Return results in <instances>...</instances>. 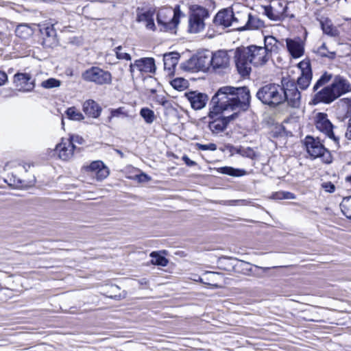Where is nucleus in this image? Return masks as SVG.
<instances>
[{
	"mask_svg": "<svg viewBox=\"0 0 351 351\" xmlns=\"http://www.w3.org/2000/svg\"><path fill=\"white\" fill-rule=\"evenodd\" d=\"M250 95L245 87L220 88L211 99L212 108L208 117L212 119L208 128L214 134L223 132L230 119H234L240 111L246 110L250 106Z\"/></svg>",
	"mask_w": 351,
	"mask_h": 351,
	"instance_id": "obj_1",
	"label": "nucleus"
},
{
	"mask_svg": "<svg viewBox=\"0 0 351 351\" xmlns=\"http://www.w3.org/2000/svg\"><path fill=\"white\" fill-rule=\"evenodd\" d=\"M256 97L265 104L276 106L283 101V88L275 84H267L258 90Z\"/></svg>",
	"mask_w": 351,
	"mask_h": 351,
	"instance_id": "obj_2",
	"label": "nucleus"
},
{
	"mask_svg": "<svg viewBox=\"0 0 351 351\" xmlns=\"http://www.w3.org/2000/svg\"><path fill=\"white\" fill-rule=\"evenodd\" d=\"M182 15L179 6L174 10L171 8L160 9L157 14V23L160 27L161 31H169L174 29L180 22Z\"/></svg>",
	"mask_w": 351,
	"mask_h": 351,
	"instance_id": "obj_3",
	"label": "nucleus"
},
{
	"mask_svg": "<svg viewBox=\"0 0 351 351\" xmlns=\"http://www.w3.org/2000/svg\"><path fill=\"white\" fill-rule=\"evenodd\" d=\"M304 145L307 153L312 158H320L325 163H330L332 162V156L330 152L325 148L319 138L307 136L304 139Z\"/></svg>",
	"mask_w": 351,
	"mask_h": 351,
	"instance_id": "obj_4",
	"label": "nucleus"
},
{
	"mask_svg": "<svg viewBox=\"0 0 351 351\" xmlns=\"http://www.w3.org/2000/svg\"><path fill=\"white\" fill-rule=\"evenodd\" d=\"M156 69L154 59L141 58L130 64V73L133 80L142 77L145 74L153 73Z\"/></svg>",
	"mask_w": 351,
	"mask_h": 351,
	"instance_id": "obj_5",
	"label": "nucleus"
},
{
	"mask_svg": "<svg viewBox=\"0 0 351 351\" xmlns=\"http://www.w3.org/2000/svg\"><path fill=\"white\" fill-rule=\"evenodd\" d=\"M84 80L99 85L108 84L112 82L111 73L97 66H92L82 74Z\"/></svg>",
	"mask_w": 351,
	"mask_h": 351,
	"instance_id": "obj_6",
	"label": "nucleus"
},
{
	"mask_svg": "<svg viewBox=\"0 0 351 351\" xmlns=\"http://www.w3.org/2000/svg\"><path fill=\"white\" fill-rule=\"evenodd\" d=\"M208 16L206 9L201 6L193 8L189 20V30L191 33L197 34L205 27L204 19Z\"/></svg>",
	"mask_w": 351,
	"mask_h": 351,
	"instance_id": "obj_7",
	"label": "nucleus"
},
{
	"mask_svg": "<svg viewBox=\"0 0 351 351\" xmlns=\"http://www.w3.org/2000/svg\"><path fill=\"white\" fill-rule=\"evenodd\" d=\"M287 3L285 0H271L264 8L265 14L272 21H282L287 16Z\"/></svg>",
	"mask_w": 351,
	"mask_h": 351,
	"instance_id": "obj_8",
	"label": "nucleus"
},
{
	"mask_svg": "<svg viewBox=\"0 0 351 351\" xmlns=\"http://www.w3.org/2000/svg\"><path fill=\"white\" fill-rule=\"evenodd\" d=\"M315 125L316 128L336 143L339 142V138L335 135L333 125L328 118V115L324 112H317L315 116Z\"/></svg>",
	"mask_w": 351,
	"mask_h": 351,
	"instance_id": "obj_9",
	"label": "nucleus"
},
{
	"mask_svg": "<svg viewBox=\"0 0 351 351\" xmlns=\"http://www.w3.org/2000/svg\"><path fill=\"white\" fill-rule=\"evenodd\" d=\"M243 49L249 58H250V61L256 66L266 64L271 58L269 52H267L265 49L263 48V47L251 45Z\"/></svg>",
	"mask_w": 351,
	"mask_h": 351,
	"instance_id": "obj_10",
	"label": "nucleus"
},
{
	"mask_svg": "<svg viewBox=\"0 0 351 351\" xmlns=\"http://www.w3.org/2000/svg\"><path fill=\"white\" fill-rule=\"evenodd\" d=\"M283 88V101L292 108H299L301 103V95L294 82H287Z\"/></svg>",
	"mask_w": 351,
	"mask_h": 351,
	"instance_id": "obj_11",
	"label": "nucleus"
},
{
	"mask_svg": "<svg viewBox=\"0 0 351 351\" xmlns=\"http://www.w3.org/2000/svg\"><path fill=\"white\" fill-rule=\"evenodd\" d=\"M82 170L97 180H103L109 175L108 169L101 160L93 161L89 165H84Z\"/></svg>",
	"mask_w": 351,
	"mask_h": 351,
	"instance_id": "obj_12",
	"label": "nucleus"
},
{
	"mask_svg": "<svg viewBox=\"0 0 351 351\" xmlns=\"http://www.w3.org/2000/svg\"><path fill=\"white\" fill-rule=\"evenodd\" d=\"M235 63L238 72L242 76H246L250 74L251 71V65L253 64L243 49H238L237 51Z\"/></svg>",
	"mask_w": 351,
	"mask_h": 351,
	"instance_id": "obj_13",
	"label": "nucleus"
},
{
	"mask_svg": "<svg viewBox=\"0 0 351 351\" xmlns=\"http://www.w3.org/2000/svg\"><path fill=\"white\" fill-rule=\"evenodd\" d=\"M14 84L19 91L23 93L31 92L35 87L34 81L29 73H16Z\"/></svg>",
	"mask_w": 351,
	"mask_h": 351,
	"instance_id": "obj_14",
	"label": "nucleus"
},
{
	"mask_svg": "<svg viewBox=\"0 0 351 351\" xmlns=\"http://www.w3.org/2000/svg\"><path fill=\"white\" fill-rule=\"evenodd\" d=\"M300 71V76L298 79V84L301 89H306L310 84L312 79V72L310 62L308 60H304L298 64Z\"/></svg>",
	"mask_w": 351,
	"mask_h": 351,
	"instance_id": "obj_15",
	"label": "nucleus"
},
{
	"mask_svg": "<svg viewBox=\"0 0 351 351\" xmlns=\"http://www.w3.org/2000/svg\"><path fill=\"white\" fill-rule=\"evenodd\" d=\"M249 13V10L245 6L236 5L233 8V27L239 31H243Z\"/></svg>",
	"mask_w": 351,
	"mask_h": 351,
	"instance_id": "obj_16",
	"label": "nucleus"
},
{
	"mask_svg": "<svg viewBox=\"0 0 351 351\" xmlns=\"http://www.w3.org/2000/svg\"><path fill=\"white\" fill-rule=\"evenodd\" d=\"M75 148V146L72 145L71 140L62 138L61 142L56 146L55 151L59 158L69 160L73 157Z\"/></svg>",
	"mask_w": 351,
	"mask_h": 351,
	"instance_id": "obj_17",
	"label": "nucleus"
},
{
	"mask_svg": "<svg viewBox=\"0 0 351 351\" xmlns=\"http://www.w3.org/2000/svg\"><path fill=\"white\" fill-rule=\"evenodd\" d=\"M154 11L152 9H138L136 14V21L143 23L147 29L155 31Z\"/></svg>",
	"mask_w": 351,
	"mask_h": 351,
	"instance_id": "obj_18",
	"label": "nucleus"
},
{
	"mask_svg": "<svg viewBox=\"0 0 351 351\" xmlns=\"http://www.w3.org/2000/svg\"><path fill=\"white\" fill-rule=\"evenodd\" d=\"M233 8H224L219 10L214 18L216 25L223 27L233 26Z\"/></svg>",
	"mask_w": 351,
	"mask_h": 351,
	"instance_id": "obj_19",
	"label": "nucleus"
},
{
	"mask_svg": "<svg viewBox=\"0 0 351 351\" xmlns=\"http://www.w3.org/2000/svg\"><path fill=\"white\" fill-rule=\"evenodd\" d=\"M286 44L288 51L294 58H300L304 52V43L300 38H287Z\"/></svg>",
	"mask_w": 351,
	"mask_h": 351,
	"instance_id": "obj_20",
	"label": "nucleus"
},
{
	"mask_svg": "<svg viewBox=\"0 0 351 351\" xmlns=\"http://www.w3.org/2000/svg\"><path fill=\"white\" fill-rule=\"evenodd\" d=\"M211 66L214 69H226L230 64V56L228 52L224 50H219L215 52L211 56Z\"/></svg>",
	"mask_w": 351,
	"mask_h": 351,
	"instance_id": "obj_21",
	"label": "nucleus"
},
{
	"mask_svg": "<svg viewBox=\"0 0 351 351\" xmlns=\"http://www.w3.org/2000/svg\"><path fill=\"white\" fill-rule=\"evenodd\" d=\"M185 96L190 102L191 107L195 110L203 108L206 106L208 100V97L205 94L197 92L186 93Z\"/></svg>",
	"mask_w": 351,
	"mask_h": 351,
	"instance_id": "obj_22",
	"label": "nucleus"
},
{
	"mask_svg": "<svg viewBox=\"0 0 351 351\" xmlns=\"http://www.w3.org/2000/svg\"><path fill=\"white\" fill-rule=\"evenodd\" d=\"M330 86L337 98L351 90L350 83L341 76H336Z\"/></svg>",
	"mask_w": 351,
	"mask_h": 351,
	"instance_id": "obj_23",
	"label": "nucleus"
},
{
	"mask_svg": "<svg viewBox=\"0 0 351 351\" xmlns=\"http://www.w3.org/2000/svg\"><path fill=\"white\" fill-rule=\"evenodd\" d=\"M337 97L333 92L331 86L324 88L322 90L318 92L314 98L315 103L324 102L326 104L331 103Z\"/></svg>",
	"mask_w": 351,
	"mask_h": 351,
	"instance_id": "obj_24",
	"label": "nucleus"
},
{
	"mask_svg": "<svg viewBox=\"0 0 351 351\" xmlns=\"http://www.w3.org/2000/svg\"><path fill=\"white\" fill-rule=\"evenodd\" d=\"M43 45L45 47H53L57 45L56 32L53 27H47L42 31Z\"/></svg>",
	"mask_w": 351,
	"mask_h": 351,
	"instance_id": "obj_25",
	"label": "nucleus"
},
{
	"mask_svg": "<svg viewBox=\"0 0 351 351\" xmlns=\"http://www.w3.org/2000/svg\"><path fill=\"white\" fill-rule=\"evenodd\" d=\"M180 55L177 52H171L164 55V68L165 70L168 71V74H171L173 72L174 68L178 62Z\"/></svg>",
	"mask_w": 351,
	"mask_h": 351,
	"instance_id": "obj_26",
	"label": "nucleus"
},
{
	"mask_svg": "<svg viewBox=\"0 0 351 351\" xmlns=\"http://www.w3.org/2000/svg\"><path fill=\"white\" fill-rule=\"evenodd\" d=\"M83 111L88 117L97 118L101 112L100 106L93 100H87L83 104Z\"/></svg>",
	"mask_w": 351,
	"mask_h": 351,
	"instance_id": "obj_27",
	"label": "nucleus"
},
{
	"mask_svg": "<svg viewBox=\"0 0 351 351\" xmlns=\"http://www.w3.org/2000/svg\"><path fill=\"white\" fill-rule=\"evenodd\" d=\"M195 57L199 71H207L211 66L212 60L210 56L206 53H199Z\"/></svg>",
	"mask_w": 351,
	"mask_h": 351,
	"instance_id": "obj_28",
	"label": "nucleus"
},
{
	"mask_svg": "<svg viewBox=\"0 0 351 351\" xmlns=\"http://www.w3.org/2000/svg\"><path fill=\"white\" fill-rule=\"evenodd\" d=\"M264 45L263 47L271 55L273 52H277L278 50V41L272 36H265L264 37Z\"/></svg>",
	"mask_w": 351,
	"mask_h": 351,
	"instance_id": "obj_29",
	"label": "nucleus"
},
{
	"mask_svg": "<svg viewBox=\"0 0 351 351\" xmlns=\"http://www.w3.org/2000/svg\"><path fill=\"white\" fill-rule=\"evenodd\" d=\"M263 26V22L260 20L257 16H253L251 12L249 13L244 30H253L261 28Z\"/></svg>",
	"mask_w": 351,
	"mask_h": 351,
	"instance_id": "obj_30",
	"label": "nucleus"
},
{
	"mask_svg": "<svg viewBox=\"0 0 351 351\" xmlns=\"http://www.w3.org/2000/svg\"><path fill=\"white\" fill-rule=\"evenodd\" d=\"M162 254H165V251L152 252L150 254L152 264L162 267L167 266L169 261L164 256L162 255Z\"/></svg>",
	"mask_w": 351,
	"mask_h": 351,
	"instance_id": "obj_31",
	"label": "nucleus"
},
{
	"mask_svg": "<svg viewBox=\"0 0 351 351\" xmlns=\"http://www.w3.org/2000/svg\"><path fill=\"white\" fill-rule=\"evenodd\" d=\"M323 32L329 36H337L339 34L338 29L332 25L330 20L325 19L321 21Z\"/></svg>",
	"mask_w": 351,
	"mask_h": 351,
	"instance_id": "obj_32",
	"label": "nucleus"
},
{
	"mask_svg": "<svg viewBox=\"0 0 351 351\" xmlns=\"http://www.w3.org/2000/svg\"><path fill=\"white\" fill-rule=\"evenodd\" d=\"M219 173L232 176H241L245 174V171L240 169H234L230 167H223L218 169Z\"/></svg>",
	"mask_w": 351,
	"mask_h": 351,
	"instance_id": "obj_33",
	"label": "nucleus"
},
{
	"mask_svg": "<svg viewBox=\"0 0 351 351\" xmlns=\"http://www.w3.org/2000/svg\"><path fill=\"white\" fill-rule=\"evenodd\" d=\"M15 32L17 36L25 39L32 34V29L26 25H20L17 26Z\"/></svg>",
	"mask_w": 351,
	"mask_h": 351,
	"instance_id": "obj_34",
	"label": "nucleus"
},
{
	"mask_svg": "<svg viewBox=\"0 0 351 351\" xmlns=\"http://www.w3.org/2000/svg\"><path fill=\"white\" fill-rule=\"evenodd\" d=\"M67 117L73 121H82L84 115L75 107L69 108L66 111Z\"/></svg>",
	"mask_w": 351,
	"mask_h": 351,
	"instance_id": "obj_35",
	"label": "nucleus"
},
{
	"mask_svg": "<svg viewBox=\"0 0 351 351\" xmlns=\"http://www.w3.org/2000/svg\"><path fill=\"white\" fill-rule=\"evenodd\" d=\"M140 115L148 124L152 123L155 120V114L154 111L148 108H142L140 111Z\"/></svg>",
	"mask_w": 351,
	"mask_h": 351,
	"instance_id": "obj_36",
	"label": "nucleus"
},
{
	"mask_svg": "<svg viewBox=\"0 0 351 351\" xmlns=\"http://www.w3.org/2000/svg\"><path fill=\"white\" fill-rule=\"evenodd\" d=\"M61 84L62 82L60 80L53 77H50L46 80L43 81L40 84V86L44 88L51 89L60 87Z\"/></svg>",
	"mask_w": 351,
	"mask_h": 351,
	"instance_id": "obj_37",
	"label": "nucleus"
},
{
	"mask_svg": "<svg viewBox=\"0 0 351 351\" xmlns=\"http://www.w3.org/2000/svg\"><path fill=\"white\" fill-rule=\"evenodd\" d=\"M340 206L343 215L347 218L351 219V197L343 199Z\"/></svg>",
	"mask_w": 351,
	"mask_h": 351,
	"instance_id": "obj_38",
	"label": "nucleus"
},
{
	"mask_svg": "<svg viewBox=\"0 0 351 351\" xmlns=\"http://www.w3.org/2000/svg\"><path fill=\"white\" fill-rule=\"evenodd\" d=\"M172 87L178 90H182L187 87L188 82L183 78H176L171 82Z\"/></svg>",
	"mask_w": 351,
	"mask_h": 351,
	"instance_id": "obj_39",
	"label": "nucleus"
},
{
	"mask_svg": "<svg viewBox=\"0 0 351 351\" xmlns=\"http://www.w3.org/2000/svg\"><path fill=\"white\" fill-rule=\"evenodd\" d=\"M184 68L186 70L190 71L191 72L199 71V69L197 67L196 57L193 56L189 60H187L184 64Z\"/></svg>",
	"mask_w": 351,
	"mask_h": 351,
	"instance_id": "obj_40",
	"label": "nucleus"
},
{
	"mask_svg": "<svg viewBox=\"0 0 351 351\" xmlns=\"http://www.w3.org/2000/svg\"><path fill=\"white\" fill-rule=\"evenodd\" d=\"M115 53L117 58L120 60H130L131 56L127 53L121 46H119L115 48Z\"/></svg>",
	"mask_w": 351,
	"mask_h": 351,
	"instance_id": "obj_41",
	"label": "nucleus"
},
{
	"mask_svg": "<svg viewBox=\"0 0 351 351\" xmlns=\"http://www.w3.org/2000/svg\"><path fill=\"white\" fill-rule=\"evenodd\" d=\"M237 152L242 156L254 158L256 156L255 152L250 147L239 148Z\"/></svg>",
	"mask_w": 351,
	"mask_h": 351,
	"instance_id": "obj_42",
	"label": "nucleus"
},
{
	"mask_svg": "<svg viewBox=\"0 0 351 351\" xmlns=\"http://www.w3.org/2000/svg\"><path fill=\"white\" fill-rule=\"evenodd\" d=\"M331 77L332 75L330 74H328L327 73L323 74L315 84L313 87L314 90H316L319 87L328 83L330 80Z\"/></svg>",
	"mask_w": 351,
	"mask_h": 351,
	"instance_id": "obj_43",
	"label": "nucleus"
},
{
	"mask_svg": "<svg viewBox=\"0 0 351 351\" xmlns=\"http://www.w3.org/2000/svg\"><path fill=\"white\" fill-rule=\"evenodd\" d=\"M195 147L199 150H210V151H215L217 149V145L215 143H208V144H201V143H196Z\"/></svg>",
	"mask_w": 351,
	"mask_h": 351,
	"instance_id": "obj_44",
	"label": "nucleus"
},
{
	"mask_svg": "<svg viewBox=\"0 0 351 351\" xmlns=\"http://www.w3.org/2000/svg\"><path fill=\"white\" fill-rule=\"evenodd\" d=\"M67 140H71L72 145L74 143L82 144L84 142V138L79 135H72L69 138H66Z\"/></svg>",
	"mask_w": 351,
	"mask_h": 351,
	"instance_id": "obj_45",
	"label": "nucleus"
},
{
	"mask_svg": "<svg viewBox=\"0 0 351 351\" xmlns=\"http://www.w3.org/2000/svg\"><path fill=\"white\" fill-rule=\"evenodd\" d=\"M156 102L162 106H166L167 100L164 93L156 94L155 96Z\"/></svg>",
	"mask_w": 351,
	"mask_h": 351,
	"instance_id": "obj_46",
	"label": "nucleus"
},
{
	"mask_svg": "<svg viewBox=\"0 0 351 351\" xmlns=\"http://www.w3.org/2000/svg\"><path fill=\"white\" fill-rule=\"evenodd\" d=\"M322 186L325 191L328 193H333L335 190V185L330 182H324Z\"/></svg>",
	"mask_w": 351,
	"mask_h": 351,
	"instance_id": "obj_47",
	"label": "nucleus"
},
{
	"mask_svg": "<svg viewBox=\"0 0 351 351\" xmlns=\"http://www.w3.org/2000/svg\"><path fill=\"white\" fill-rule=\"evenodd\" d=\"M318 53L322 56H325V57H332L333 56V53H330V55L328 54L327 53V51H326V46L324 43H323L319 48H318Z\"/></svg>",
	"mask_w": 351,
	"mask_h": 351,
	"instance_id": "obj_48",
	"label": "nucleus"
},
{
	"mask_svg": "<svg viewBox=\"0 0 351 351\" xmlns=\"http://www.w3.org/2000/svg\"><path fill=\"white\" fill-rule=\"evenodd\" d=\"M8 81L7 74L3 71H0V86L5 84Z\"/></svg>",
	"mask_w": 351,
	"mask_h": 351,
	"instance_id": "obj_49",
	"label": "nucleus"
},
{
	"mask_svg": "<svg viewBox=\"0 0 351 351\" xmlns=\"http://www.w3.org/2000/svg\"><path fill=\"white\" fill-rule=\"evenodd\" d=\"M182 160L184 161V162L188 165V166H194L195 165V162L193 160H191L187 156H182Z\"/></svg>",
	"mask_w": 351,
	"mask_h": 351,
	"instance_id": "obj_50",
	"label": "nucleus"
},
{
	"mask_svg": "<svg viewBox=\"0 0 351 351\" xmlns=\"http://www.w3.org/2000/svg\"><path fill=\"white\" fill-rule=\"evenodd\" d=\"M346 136L348 139L351 140V117L349 119L348 126L346 132Z\"/></svg>",
	"mask_w": 351,
	"mask_h": 351,
	"instance_id": "obj_51",
	"label": "nucleus"
},
{
	"mask_svg": "<svg viewBox=\"0 0 351 351\" xmlns=\"http://www.w3.org/2000/svg\"><path fill=\"white\" fill-rule=\"evenodd\" d=\"M273 198L276 199H284V192H278L273 195Z\"/></svg>",
	"mask_w": 351,
	"mask_h": 351,
	"instance_id": "obj_52",
	"label": "nucleus"
},
{
	"mask_svg": "<svg viewBox=\"0 0 351 351\" xmlns=\"http://www.w3.org/2000/svg\"><path fill=\"white\" fill-rule=\"evenodd\" d=\"M285 199H295V195L289 192H284Z\"/></svg>",
	"mask_w": 351,
	"mask_h": 351,
	"instance_id": "obj_53",
	"label": "nucleus"
},
{
	"mask_svg": "<svg viewBox=\"0 0 351 351\" xmlns=\"http://www.w3.org/2000/svg\"><path fill=\"white\" fill-rule=\"evenodd\" d=\"M140 180L142 181L149 180L148 177L145 174H142L139 177Z\"/></svg>",
	"mask_w": 351,
	"mask_h": 351,
	"instance_id": "obj_54",
	"label": "nucleus"
},
{
	"mask_svg": "<svg viewBox=\"0 0 351 351\" xmlns=\"http://www.w3.org/2000/svg\"><path fill=\"white\" fill-rule=\"evenodd\" d=\"M346 181L351 184V176L346 178Z\"/></svg>",
	"mask_w": 351,
	"mask_h": 351,
	"instance_id": "obj_55",
	"label": "nucleus"
},
{
	"mask_svg": "<svg viewBox=\"0 0 351 351\" xmlns=\"http://www.w3.org/2000/svg\"><path fill=\"white\" fill-rule=\"evenodd\" d=\"M10 185H14V186H17L16 183L15 182V180H14V183L13 184H11V183H9Z\"/></svg>",
	"mask_w": 351,
	"mask_h": 351,
	"instance_id": "obj_56",
	"label": "nucleus"
},
{
	"mask_svg": "<svg viewBox=\"0 0 351 351\" xmlns=\"http://www.w3.org/2000/svg\"><path fill=\"white\" fill-rule=\"evenodd\" d=\"M241 202H245H245H246V201H245V200H244V199H242V200H241Z\"/></svg>",
	"mask_w": 351,
	"mask_h": 351,
	"instance_id": "obj_57",
	"label": "nucleus"
},
{
	"mask_svg": "<svg viewBox=\"0 0 351 351\" xmlns=\"http://www.w3.org/2000/svg\"><path fill=\"white\" fill-rule=\"evenodd\" d=\"M117 152H118V154H121L120 151H117Z\"/></svg>",
	"mask_w": 351,
	"mask_h": 351,
	"instance_id": "obj_58",
	"label": "nucleus"
},
{
	"mask_svg": "<svg viewBox=\"0 0 351 351\" xmlns=\"http://www.w3.org/2000/svg\"><path fill=\"white\" fill-rule=\"evenodd\" d=\"M117 152H118V154H121L120 151H117Z\"/></svg>",
	"mask_w": 351,
	"mask_h": 351,
	"instance_id": "obj_59",
	"label": "nucleus"
}]
</instances>
